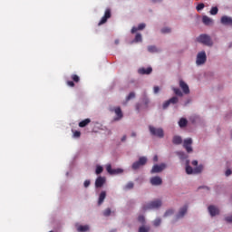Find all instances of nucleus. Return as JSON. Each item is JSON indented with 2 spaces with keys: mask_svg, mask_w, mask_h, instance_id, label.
I'll return each instance as SVG.
<instances>
[{
  "mask_svg": "<svg viewBox=\"0 0 232 232\" xmlns=\"http://www.w3.org/2000/svg\"><path fill=\"white\" fill-rule=\"evenodd\" d=\"M204 167L202 165H199L193 169L191 166H189V160H188L186 161V173L187 175H197L198 173H202V169Z\"/></svg>",
  "mask_w": 232,
  "mask_h": 232,
  "instance_id": "1",
  "label": "nucleus"
},
{
  "mask_svg": "<svg viewBox=\"0 0 232 232\" xmlns=\"http://www.w3.org/2000/svg\"><path fill=\"white\" fill-rule=\"evenodd\" d=\"M162 206V201L160 199H156L153 201H150V203H147L143 205L142 210L148 211V209H159Z\"/></svg>",
  "mask_w": 232,
  "mask_h": 232,
  "instance_id": "2",
  "label": "nucleus"
},
{
  "mask_svg": "<svg viewBox=\"0 0 232 232\" xmlns=\"http://www.w3.org/2000/svg\"><path fill=\"white\" fill-rule=\"evenodd\" d=\"M198 43H201V44H205V46H213V41H211V37L208 34H201L197 38Z\"/></svg>",
  "mask_w": 232,
  "mask_h": 232,
  "instance_id": "3",
  "label": "nucleus"
},
{
  "mask_svg": "<svg viewBox=\"0 0 232 232\" xmlns=\"http://www.w3.org/2000/svg\"><path fill=\"white\" fill-rule=\"evenodd\" d=\"M149 130L151 135L162 139L164 137V130L162 128H155L153 126H149Z\"/></svg>",
  "mask_w": 232,
  "mask_h": 232,
  "instance_id": "4",
  "label": "nucleus"
},
{
  "mask_svg": "<svg viewBox=\"0 0 232 232\" xmlns=\"http://www.w3.org/2000/svg\"><path fill=\"white\" fill-rule=\"evenodd\" d=\"M207 59H208V57L206 56V52L202 51V52L198 53L196 63L198 64V66L205 64Z\"/></svg>",
  "mask_w": 232,
  "mask_h": 232,
  "instance_id": "5",
  "label": "nucleus"
},
{
  "mask_svg": "<svg viewBox=\"0 0 232 232\" xmlns=\"http://www.w3.org/2000/svg\"><path fill=\"white\" fill-rule=\"evenodd\" d=\"M146 162H148V159L146 157H140L138 161L132 164V169H139L140 166H145Z\"/></svg>",
  "mask_w": 232,
  "mask_h": 232,
  "instance_id": "6",
  "label": "nucleus"
},
{
  "mask_svg": "<svg viewBox=\"0 0 232 232\" xmlns=\"http://www.w3.org/2000/svg\"><path fill=\"white\" fill-rule=\"evenodd\" d=\"M193 144V140L191 138H188L183 141V148H185L187 153H191L193 151V148L191 147Z\"/></svg>",
  "mask_w": 232,
  "mask_h": 232,
  "instance_id": "7",
  "label": "nucleus"
},
{
  "mask_svg": "<svg viewBox=\"0 0 232 232\" xmlns=\"http://www.w3.org/2000/svg\"><path fill=\"white\" fill-rule=\"evenodd\" d=\"M178 102H179V98L176 97V96H173L169 100H168L165 102H163L162 109L163 110H168V108H169L170 104H177Z\"/></svg>",
  "mask_w": 232,
  "mask_h": 232,
  "instance_id": "8",
  "label": "nucleus"
},
{
  "mask_svg": "<svg viewBox=\"0 0 232 232\" xmlns=\"http://www.w3.org/2000/svg\"><path fill=\"white\" fill-rule=\"evenodd\" d=\"M111 17V10L106 9L104 15L102 17L101 21L98 24V26H101L108 22V19Z\"/></svg>",
  "mask_w": 232,
  "mask_h": 232,
  "instance_id": "9",
  "label": "nucleus"
},
{
  "mask_svg": "<svg viewBox=\"0 0 232 232\" xmlns=\"http://www.w3.org/2000/svg\"><path fill=\"white\" fill-rule=\"evenodd\" d=\"M106 169L110 173V175H121V173H124V169H112L111 164L107 165Z\"/></svg>",
  "mask_w": 232,
  "mask_h": 232,
  "instance_id": "10",
  "label": "nucleus"
},
{
  "mask_svg": "<svg viewBox=\"0 0 232 232\" xmlns=\"http://www.w3.org/2000/svg\"><path fill=\"white\" fill-rule=\"evenodd\" d=\"M166 169V164L161 163L160 165H154L150 170V173H160Z\"/></svg>",
  "mask_w": 232,
  "mask_h": 232,
  "instance_id": "11",
  "label": "nucleus"
},
{
  "mask_svg": "<svg viewBox=\"0 0 232 232\" xmlns=\"http://www.w3.org/2000/svg\"><path fill=\"white\" fill-rule=\"evenodd\" d=\"M220 23L224 24V26H232V17L224 15L221 17Z\"/></svg>",
  "mask_w": 232,
  "mask_h": 232,
  "instance_id": "12",
  "label": "nucleus"
},
{
  "mask_svg": "<svg viewBox=\"0 0 232 232\" xmlns=\"http://www.w3.org/2000/svg\"><path fill=\"white\" fill-rule=\"evenodd\" d=\"M179 87L183 91V93H185L186 95L189 93V86H188V83H186L184 81H179Z\"/></svg>",
  "mask_w": 232,
  "mask_h": 232,
  "instance_id": "13",
  "label": "nucleus"
},
{
  "mask_svg": "<svg viewBox=\"0 0 232 232\" xmlns=\"http://www.w3.org/2000/svg\"><path fill=\"white\" fill-rule=\"evenodd\" d=\"M150 184L152 186H160L162 184V179H160L159 176L152 177L150 179Z\"/></svg>",
  "mask_w": 232,
  "mask_h": 232,
  "instance_id": "14",
  "label": "nucleus"
},
{
  "mask_svg": "<svg viewBox=\"0 0 232 232\" xmlns=\"http://www.w3.org/2000/svg\"><path fill=\"white\" fill-rule=\"evenodd\" d=\"M151 72H153V69L151 67H148V68H140L138 72L140 75H150V73H151Z\"/></svg>",
  "mask_w": 232,
  "mask_h": 232,
  "instance_id": "15",
  "label": "nucleus"
},
{
  "mask_svg": "<svg viewBox=\"0 0 232 232\" xmlns=\"http://www.w3.org/2000/svg\"><path fill=\"white\" fill-rule=\"evenodd\" d=\"M106 182V178L98 177L95 181V187L96 188H102L104 186V183Z\"/></svg>",
  "mask_w": 232,
  "mask_h": 232,
  "instance_id": "16",
  "label": "nucleus"
},
{
  "mask_svg": "<svg viewBox=\"0 0 232 232\" xmlns=\"http://www.w3.org/2000/svg\"><path fill=\"white\" fill-rule=\"evenodd\" d=\"M208 212L212 217H217V215L220 213V210H218L217 207L211 205L208 207Z\"/></svg>",
  "mask_w": 232,
  "mask_h": 232,
  "instance_id": "17",
  "label": "nucleus"
},
{
  "mask_svg": "<svg viewBox=\"0 0 232 232\" xmlns=\"http://www.w3.org/2000/svg\"><path fill=\"white\" fill-rule=\"evenodd\" d=\"M186 213H188V205H185L184 207H182L178 215H177V218H182V217H184V215H186Z\"/></svg>",
  "mask_w": 232,
  "mask_h": 232,
  "instance_id": "18",
  "label": "nucleus"
},
{
  "mask_svg": "<svg viewBox=\"0 0 232 232\" xmlns=\"http://www.w3.org/2000/svg\"><path fill=\"white\" fill-rule=\"evenodd\" d=\"M105 199H106V191L103 190L99 195L98 206H102V204L104 202Z\"/></svg>",
  "mask_w": 232,
  "mask_h": 232,
  "instance_id": "19",
  "label": "nucleus"
},
{
  "mask_svg": "<svg viewBox=\"0 0 232 232\" xmlns=\"http://www.w3.org/2000/svg\"><path fill=\"white\" fill-rule=\"evenodd\" d=\"M144 28H146V24H140L138 27H132L130 33L136 34L139 30H144Z\"/></svg>",
  "mask_w": 232,
  "mask_h": 232,
  "instance_id": "20",
  "label": "nucleus"
},
{
  "mask_svg": "<svg viewBox=\"0 0 232 232\" xmlns=\"http://www.w3.org/2000/svg\"><path fill=\"white\" fill-rule=\"evenodd\" d=\"M202 21L206 24V26H209V25L213 24V19H211L210 17H208L207 15H204L202 17Z\"/></svg>",
  "mask_w": 232,
  "mask_h": 232,
  "instance_id": "21",
  "label": "nucleus"
},
{
  "mask_svg": "<svg viewBox=\"0 0 232 232\" xmlns=\"http://www.w3.org/2000/svg\"><path fill=\"white\" fill-rule=\"evenodd\" d=\"M133 188H135V183L130 181L123 187V189L124 191H130V189H133Z\"/></svg>",
  "mask_w": 232,
  "mask_h": 232,
  "instance_id": "22",
  "label": "nucleus"
},
{
  "mask_svg": "<svg viewBox=\"0 0 232 232\" xmlns=\"http://www.w3.org/2000/svg\"><path fill=\"white\" fill-rule=\"evenodd\" d=\"M173 144H176V146H179V144H182V137L180 136H174L172 139Z\"/></svg>",
  "mask_w": 232,
  "mask_h": 232,
  "instance_id": "23",
  "label": "nucleus"
},
{
  "mask_svg": "<svg viewBox=\"0 0 232 232\" xmlns=\"http://www.w3.org/2000/svg\"><path fill=\"white\" fill-rule=\"evenodd\" d=\"M90 122H92V121L87 118V119L80 121L79 126H80V128H85V126H88V124H90Z\"/></svg>",
  "mask_w": 232,
  "mask_h": 232,
  "instance_id": "24",
  "label": "nucleus"
},
{
  "mask_svg": "<svg viewBox=\"0 0 232 232\" xmlns=\"http://www.w3.org/2000/svg\"><path fill=\"white\" fill-rule=\"evenodd\" d=\"M179 128H186L188 126V120L186 118H181L179 121Z\"/></svg>",
  "mask_w": 232,
  "mask_h": 232,
  "instance_id": "25",
  "label": "nucleus"
},
{
  "mask_svg": "<svg viewBox=\"0 0 232 232\" xmlns=\"http://www.w3.org/2000/svg\"><path fill=\"white\" fill-rule=\"evenodd\" d=\"M90 230V227H88V225H84V226H80L77 228L78 232H86Z\"/></svg>",
  "mask_w": 232,
  "mask_h": 232,
  "instance_id": "26",
  "label": "nucleus"
},
{
  "mask_svg": "<svg viewBox=\"0 0 232 232\" xmlns=\"http://www.w3.org/2000/svg\"><path fill=\"white\" fill-rule=\"evenodd\" d=\"M176 155L179 157L180 160H184V159L188 158V156H186V153H184V151H177Z\"/></svg>",
  "mask_w": 232,
  "mask_h": 232,
  "instance_id": "27",
  "label": "nucleus"
},
{
  "mask_svg": "<svg viewBox=\"0 0 232 232\" xmlns=\"http://www.w3.org/2000/svg\"><path fill=\"white\" fill-rule=\"evenodd\" d=\"M134 43H142V34L140 33L136 34Z\"/></svg>",
  "mask_w": 232,
  "mask_h": 232,
  "instance_id": "28",
  "label": "nucleus"
},
{
  "mask_svg": "<svg viewBox=\"0 0 232 232\" xmlns=\"http://www.w3.org/2000/svg\"><path fill=\"white\" fill-rule=\"evenodd\" d=\"M148 52H150V53H155L159 52V49H157V47H155V45H150L148 47Z\"/></svg>",
  "mask_w": 232,
  "mask_h": 232,
  "instance_id": "29",
  "label": "nucleus"
},
{
  "mask_svg": "<svg viewBox=\"0 0 232 232\" xmlns=\"http://www.w3.org/2000/svg\"><path fill=\"white\" fill-rule=\"evenodd\" d=\"M172 90H173L175 95H178V97H182V95H184L182 93V91H180V89H179V88H173Z\"/></svg>",
  "mask_w": 232,
  "mask_h": 232,
  "instance_id": "30",
  "label": "nucleus"
},
{
  "mask_svg": "<svg viewBox=\"0 0 232 232\" xmlns=\"http://www.w3.org/2000/svg\"><path fill=\"white\" fill-rule=\"evenodd\" d=\"M114 112L116 113L117 117H122V110H121V107H116L114 109Z\"/></svg>",
  "mask_w": 232,
  "mask_h": 232,
  "instance_id": "31",
  "label": "nucleus"
},
{
  "mask_svg": "<svg viewBox=\"0 0 232 232\" xmlns=\"http://www.w3.org/2000/svg\"><path fill=\"white\" fill-rule=\"evenodd\" d=\"M71 79L73 82H79L81 81V78L77 74L71 75Z\"/></svg>",
  "mask_w": 232,
  "mask_h": 232,
  "instance_id": "32",
  "label": "nucleus"
},
{
  "mask_svg": "<svg viewBox=\"0 0 232 232\" xmlns=\"http://www.w3.org/2000/svg\"><path fill=\"white\" fill-rule=\"evenodd\" d=\"M102 171H104V169L102 168V166L96 167V170H95L96 175H101V173H102Z\"/></svg>",
  "mask_w": 232,
  "mask_h": 232,
  "instance_id": "33",
  "label": "nucleus"
},
{
  "mask_svg": "<svg viewBox=\"0 0 232 232\" xmlns=\"http://www.w3.org/2000/svg\"><path fill=\"white\" fill-rule=\"evenodd\" d=\"M217 14H218V7H217V6L212 7L211 10H210V14L211 15H217Z\"/></svg>",
  "mask_w": 232,
  "mask_h": 232,
  "instance_id": "34",
  "label": "nucleus"
},
{
  "mask_svg": "<svg viewBox=\"0 0 232 232\" xmlns=\"http://www.w3.org/2000/svg\"><path fill=\"white\" fill-rule=\"evenodd\" d=\"M72 133H73L72 137H73L74 139H79V138H81V131H79V130H72Z\"/></svg>",
  "mask_w": 232,
  "mask_h": 232,
  "instance_id": "35",
  "label": "nucleus"
},
{
  "mask_svg": "<svg viewBox=\"0 0 232 232\" xmlns=\"http://www.w3.org/2000/svg\"><path fill=\"white\" fill-rule=\"evenodd\" d=\"M139 232H150V227H140Z\"/></svg>",
  "mask_w": 232,
  "mask_h": 232,
  "instance_id": "36",
  "label": "nucleus"
},
{
  "mask_svg": "<svg viewBox=\"0 0 232 232\" xmlns=\"http://www.w3.org/2000/svg\"><path fill=\"white\" fill-rule=\"evenodd\" d=\"M111 215V209L106 208V209L103 211V216H104V217H110Z\"/></svg>",
  "mask_w": 232,
  "mask_h": 232,
  "instance_id": "37",
  "label": "nucleus"
},
{
  "mask_svg": "<svg viewBox=\"0 0 232 232\" xmlns=\"http://www.w3.org/2000/svg\"><path fill=\"white\" fill-rule=\"evenodd\" d=\"M204 6H206V5L202 3H200L197 5L196 10H198V12H200V10H204Z\"/></svg>",
  "mask_w": 232,
  "mask_h": 232,
  "instance_id": "38",
  "label": "nucleus"
},
{
  "mask_svg": "<svg viewBox=\"0 0 232 232\" xmlns=\"http://www.w3.org/2000/svg\"><path fill=\"white\" fill-rule=\"evenodd\" d=\"M131 99H135V92H130L126 98V101H131Z\"/></svg>",
  "mask_w": 232,
  "mask_h": 232,
  "instance_id": "39",
  "label": "nucleus"
},
{
  "mask_svg": "<svg viewBox=\"0 0 232 232\" xmlns=\"http://www.w3.org/2000/svg\"><path fill=\"white\" fill-rule=\"evenodd\" d=\"M162 222L160 218H156L153 222V225L157 227Z\"/></svg>",
  "mask_w": 232,
  "mask_h": 232,
  "instance_id": "40",
  "label": "nucleus"
},
{
  "mask_svg": "<svg viewBox=\"0 0 232 232\" xmlns=\"http://www.w3.org/2000/svg\"><path fill=\"white\" fill-rule=\"evenodd\" d=\"M169 32H171V29H169V27L161 29L162 34H169Z\"/></svg>",
  "mask_w": 232,
  "mask_h": 232,
  "instance_id": "41",
  "label": "nucleus"
},
{
  "mask_svg": "<svg viewBox=\"0 0 232 232\" xmlns=\"http://www.w3.org/2000/svg\"><path fill=\"white\" fill-rule=\"evenodd\" d=\"M66 84L68 86H70L71 88H74L75 87V82H73V81H67Z\"/></svg>",
  "mask_w": 232,
  "mask_h": 232,
  "instance_id": "42",
  "label": "nucleus"
},
{
  "mask_svg": "<svg viewBox=\"0 0 232 232\" xmlns=\"http://www.w3.org/2000/svg\"><path fill=\"white\" fill-rule=\"evenodd\" d=\"M138 220L140 224H144V222H146L144 216H139Z\"/></svg>",
  "mask_w": 232,
  "mask_h": 232,
  "instance_id": "43",
  "label": "nucleus"
},
{
  "mask_svg": "<svg viewBox=\"0 0 232 232\" xmlns=\"http://www.w3.org/2000/svg\"><path fill=\"white\" fill-rule=\"evenodd\" d=\"M169 215H173V209L167 210L164 214V217H169Z\"/></svg>",
  "mask_w": 232,
  "mask_h": 232,
  "instance_id": "44",
  "label": "nucleus"
},
{
  "mask_svg": "<svg viewBox=\"0 0 232 232\" xmlns=\"http://www.w3.org/2000/svg\"><path fill=\"white\" fill-rule=\"evenodd\" d=\"M90 184H91L90 179H86V180L84 181V183H83V186H84V188H89V187H90Z\"/></svg>",
  "mask_w": 232,
  "mask_h": 232,
  "instance_id": "45",
  "label": "nucleus"
},
{
  "mask_svg": "<svg viewBox=\"0 0 232 232\" xmlns=\"http://www.w3.org/2000/svg\"><path fill=\"white\" fill-rule=\"evenodd\" d=\"M225 220H226L227 222H229V223L232 224V215L229 216V217H227V218H225Z\"/></svg>",
  "mask_w": 232,
  "mask_h": 232,
  "instance_id": "46",
  "label": "nucleus"
},
{
  "mask_svg": "<svg viewBox=\"0 0 232 232\" xmlns=\"http://www.w3.org/2000/svg\"><path fill=\"white\" fill-rule=\"evenodd\" d=\"M159 92H160V88L159 86H155L154 87V93H158Z\"/></svg>",
  "mask_w": 232,
  "mask_h": 232,
  "instance_id": "47",
  "label": "nucleus"
},
{
  "mask_svg": "<svg viewBox=\"0 0 232 232\" xmlns=\"http://www.w3.org/2000/svg\"><path fill=\"white\" fill-rule=\"evenodd\" d=\"M144 104H145V106H148V104H150V99L145 98L144 99Z\"/></svg>",
  "mask_w": 232,
  "mask_h": 232,
  "instance_id": "48",
  "label": "nucleus"
},
{
  "mask_svg": "<svg viewBox=\"0 0 232 232\" xmlns=\"http://www.w3.org/2000/svg\"><path fill=\"white\" fill-rule=\"evenodd\" d=\"M225 175L226 177H229V175H231V169H227Z\"/></svg>",
  "mask_w": 232,
  "mask_h": 232,
  "instance_id": "49",
  "label": "nucleus"
},
{
  "mask_svg": "<svg viewBox=\"0 0 232 232\" xmlns=\"http://www.w3.org/2000/svg\"><path fill=\"white\" fill-rule=\"evenodd\" d=\"M192 166H198V160H193L192 161Z\"/></svg>",
  "mask_w": 232,
  "mask_h": 232,
  "instance_id": "50",
  "label": "nucleus"
},
{
  "mask_svg": "<svg viewBox=\"0 0 232 232\" xmlns=\"http://www.w3.org/2000/svg\"><path fill=\"white\" fill-rule=\"evenodd\" d=\"M153 160H154V162H158L159 161V157L158 156H154L153 157Z\"/></svg>",
  "mask_w": 232,
  "mask_h": 232,
  "instance_id": "51",
  "label": "nucleus"
},
{
  "mask_svg": "<svg viewBox=\"0 0 232 232\" xmlns=\"http://www.w3.org/2000/svg\"><path fill=\"white\" fill-rule=\"evenodd\" d=\"M126 139H127L126 135L122 136L121 142H124L126 140Z\"/></svg>",
  "mask_w": 232,
  "mask_h": 232,
  "instance_id": "52",
  "label": "nucleus"
},
{
  "mask_svg": "<svg viewBox=\"0 0 232 232\" xmlns=\"http://www.w3.org/2000/svg\"><path fill=\"white\" fill-rule=\"evenodd\" d=\"M130 137H137V132H131Z\"/></svg>",
  "mask_w": 232,
  "mask_h": 232,
  "instance_id": "53",
  "label": "nucleus"
},
{
  "mask_svg": "<svg viewBox=\"0 0 232 232\" xmlns=\"http://www.w3.org/2000/svg\"><path fill=\"white\" fill-rule=\"evenodd\" d=\"M152 1V3H160V1H162V0H151Z\"/></svg>",
  "mask_w": 232,
  "mask_h": 232,
  "instance_id": "54",
  "label": "nucleus"
},
{
  "mask_svg": "<svg viewBox=\"0 0 232 232\" xmlns=\"http://www.w3.org/2000/svg\"><path fill=\"white\" fill-rule=\"evenodd\" d=\"M121 120V117H116L114 118V121L117 122V121H120Z\"/></svg>",
  "mask_w": 232,
  "mask_h": 232,
  "instance_id": "55",
  "label": "nucleus"
},
{
  "mask_svg": "<svg viewBox=\"0 0 232 232\" xmlns=\"http://www.w3.org/2000/svg\"><path fill=\"white\" fill-rule=\"evenodd\" d=\"M115 44H119V40H115Z\"/></svg>",
  "mask_w": 232,
  "mask_h": 232,
  "instance_id": "56",
  "label": "nucleus"
},
{
  "mask_svg": "<svg viewBox=\"0 0 232 232\" xmlns=\"http://www.w3.org/2000/svg\"><path fill=\"white\" fill-rule=\"evenodd\" d=\"M202 188H204V187H199L198 189H202Z\"/></svg>",
  "mask_w": 232,
  "mask_h": 232,
  "instance_id": "57",
  "label": "nucleus"
}]
</instances>
